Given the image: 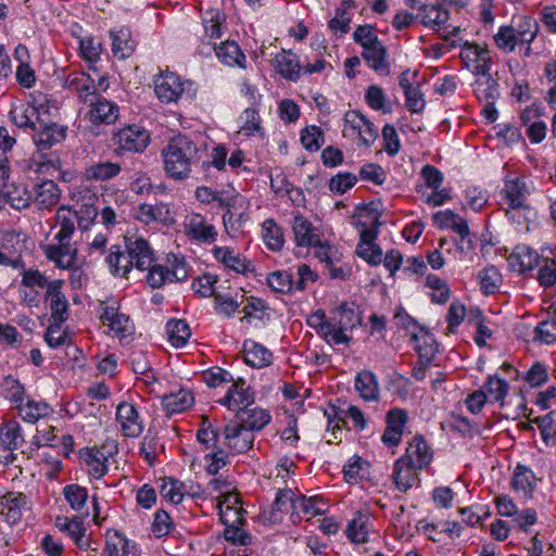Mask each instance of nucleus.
<instances>
[{"instance_id":"obj_1","label":"nucleus","mask_w":556,"mask_h":556,"mask_svg":"<svg viewBox=\"0 0 556 556\" xmlns=\"http://www.w3.org/2000/svg\"><path fill=\"white\" fill-rule=\"evenodd\" d=\"M161 155L166 175L181 181L190 176L192 165L199 162L200 150L191 138L179 134L168 140Z\"/></svg>"},{"instance_id":"obj_2","label":"nucleus","mask_w":556,"mask_h":556,"mask_svg":"<svg viewBox=\"0 0 556 556\" xmlns=\"http://www.w3.org/2000/svg\"><path fill=\"white\" fill-rule=\"evenodd\" d=\"M66 137V127L55 123L40 126L34 135V143L36 152L33 153L31 163L35 172L47 173L49 169H58L60 167V159L58 154L51 151L52 147L62 142Z\"/></svg>"},{"instance_id":"obj_3","label":"nucleus","mask_w":556,"mask_h":556,"mask_svg":"<svg viewBox=\"0 0 556 556\" xmlns=\"http://www.w3.org/2000/svg\"><path fill=\"white\" fill-rule=\"evenodd\" d=\"M506 216L518 226L535 217L534 208L528 203L530 189L519 177L507 178L502 190Z\"/></svg>"},{"instance_id":"obj_4","label":"nucleus","mask_w":556,"mask_h":556,"mask_svg":"<svg viewBox=\"0 0 556 556\" xmlns=\"http://www.w3.org/2000/svg\"><path fill=\"white\" fill-rule=\"evenodd\" d=\"M147 282L153 288L157 289L164 286L166 282H181L188 277V270L186 262L182 258L173 255L167 258V264H151L148 267Z\"/></svg>"},{"instance_id":"obj_5","label":"nucleus","mask_w":556,"mask_h":556,"mask_svg":"<svg viewBox=\"0 0 556 556\" xmlns=\"http://www.w3.org/2000/svg\"><path fill=\"white\" fill-rule=\"evenodd\" d=\"M332 314L334 331L330 340L332 344H348L351 341L348 331L361 325L358 306L354 302H342Z\"/></svg>"},{"instance_id":"obj_6","label":"nucleus","mask_w":556,"mask_h":556,"mask_svg":"<svg viewBox=\"0 0 556 556\" xmlns=\"http://www.w3.org/2000/svg\"><path fill=\"white\" fill-rule=\"evenodd\" d=\"M342 134L358 146L369 147L378 138V129L358 111H348Z\"/></svg>"},{"instance_id":"obj_7","label":"nucleus","mask_w":556,"mask_h":556,"mask_svg":"<svg viewBox=\"0 0 556 556\" xmlns=\"http://www.w3.org/2000/svg\"><path fill=\"white\" fill-rule=\"evenodd\" d=\"M0 247L13 260L16 269H24L23 256L31 252L34 242L26 232L9 229L0 231Z\"/></svg>"},{"instance_id":"obj_8","label":"nucleus","mask_w":556,"mask_h":556,"mask_svg":"<svg viewBox=\"0 0 556 556\" xmlns=\"http://www.w3.org/2000/svg\"><path fill=\"white\" fill-rule=\"evenodd\" d=\"M114 442H105L100 447H85L79 456L89 476L94 479L102 478L108 472V460L116 452Z\"/></svg>"},{"instance_id":"obj_9","label":"nucleus","mask_w":556,"mask_h":556,"mask_svg":"<svg viewBox=\"0 0 556 556\" xmlns=\"http://www.w3.org/2000/svg\"><path fill=\"white\" fill-rule=\"evenodd\" d=\"M184 231L190 240L204 244L215 242L218 236L215 226L200 213H190L185 217Z\"/></svg>"},{"instance_id":"obj_10","label":"nucleus","mask_w":556,"mask_h":556,"mask_svg":"<svg viewBox=\"0 0 556 556\" xmlns=\"http://www.w3.org/2000/svg\"><path fill=\"white\" fill-rule=\"evenodd\" d=\"M40 248L50 262L60 269H71L77 262V248L71 243V239L56 241L55 243L40 244Z\"/></svg>"},{"instance_id":"obj_11","label":"nucleus","mask_w":556,"mask_h":556,"mask_svg":"<svg viewBox=\"0 0 556 556\" xmlns=\"http://www.w3.org/2000/svg\"><path fill=\"white\" fill-rule=\"evenodd\" d=\"M101 309L100 319L115 337L125 339L132 336L135 329L132 321L129 319V316L118 311V306H115V303L102 302Z\"/></svg>"},{"instance_id":"obj_12","label":"nucleus","mask_w":556,"mask_h":556,"mask_svg":"<svg viewBox=\"0 0 556 556\" xmlns=\"http://www.w3.org/2000/svg\"><path fill=\"white\" fill-rule=\"evenodd\" d=\"M223 435L224 445L231 454H241L251 450L255 439L254 433L238 421L227 424L224 428Z\"/></svg>"},{"instance_id":"obj_13","label":"nucleus","mask_w":556,"mask_h":556,"mask_svg":"<svg viewBox=\"0 0 556 556\" xmlns=\"http://www.w3.org/2000/svg\"><path fill=\"white\" fill-rule=\"evenodd\" d=\"M459 56L473 74H486L490 70L491 54L485 46L465 41L460 47Z\"/></svg>"},{"instance_id":"obj_14","label":"nucleus","mask_w":556,"mask_h":556,"mask_svg":"<svg viewBox=\"0 0 556 556\" xmlns=\"http://www.w3.org/2000/svg\"><path fill=\"white\" fill-rule=\"evenodd\" d=\"M115 143L123 151L140 153L150 143L149 132L137 125H128L114 136Z\"/></svg>"},{"instance_id":"obj_15","label":"nucleus","mask_w":556,"mask_h":556,"mask_svg":"<svg viewBox=\"0 0 556 556\" xmlns=\"http://www.w3.org/2000/svg\"><path fill=\"white\" fill-rule=\"evenodd\" d=\"M219 402L237 415L254 403V391L243 379H238L232 382L227 394Z\"/></svg>"},{"instance_id":"obj_16","label":"nucleus","mask_w":556,"mask_h":556,"mask_svg":"<svg viewBox=\"0 0 556 556\" xmlns=\"http://www.w3.org/2000/svg\"><path fill=\"white\" fill-rule=\"evenodd\" d=\"M126 249L129 256L127 264L139 270H146L154 262V253L148 241L140 237H127Z\"/></svg>"},{"instance_id":"obj_17","label":"nucleus","mask_w":556,"mask_h":556,"mask_svg":"<svg viewBox=\"0 0 556 556\" xmlns=\"http://www.w3.org/2000/svg\"><path fill=\"white\" fill-rule=\"evenodd\" d=\"M413 324L410 340L414 342V350L418 354L420 364H431L438 352V343L434 336L422 327Z\"/></svg>"},{"instance_id":"obj_18","label":"nucleus","mask_w":556,"mask_h":556,"mask_svg":"<svg viewBox=\"0 0 556 556\" xmlns=\"http://www.w3.org/2000/svg\"><path fill=\"white\" fill-rule=\"evenodd\" d=\"M154 89L162 102H177L185 92V83L175 73H165L155 78Z\"/></svg>"},{"instance_id":"obj_19","label":"nucleus","mask_w":556,"mask_h":556,"mask_svg":"<svg viewBox=\"0 0 556 556\" xmlns=\"http://www.w3.org/2000/svg\"><path fill=\"white\" fill-rule=\"evenodd\" d=\"M80 197L77 200L78 208L73 211L77 220L78 227L81 230L89 229L90 225L93 224L99 215L97 203L99 201L98 195L90 189H84L79 192Z\"/></svg>"},{"instance_id":"obj_20","label":"nucleus","mask_w":556,"mask_h":556,"mask_svg":"<svg viewBox=\"0 0 556 556\" xmlns=\"http://www.w3.org/2000/svg\"><path fill=\"white\" fill-rule=\"evenodd\" d=\"M507 262L513 271L519 275H526L539 265L540 255L532 248L526 244H518L509 254Z\"/></svg>"},{"instance_id":"obj_21","label":"nucleus","mask_w":556,"mask_h":556,"mask_svg":"<svg viewBox=\"0 0 556 556\" xmlns=\"http://www.w3.org/2000/svg\"><path fill=\"white\" fill-rule=\"evenodd\" d=\"M90 110L86 114V118L92 125H110L115 123L119 114V108L101 97H96L89 101Z\"/></svg>"},{"instance_id":"obj_22","label":"nucleus","mask_w":556,"mask_h":556,"mask_svg":"<svg viewBox=\"0 0 556 556\" xmlns=\"http://www.w3.org/2000/svg\"><path fill=\"white\" fill-rule=\"evenodd\" d=\"M402 457L417 469L422 470L428 468L431 464L433 451L424 437L415 435L408 443L405 454Z\"/></svg>"},{"instance_id":"obj_23","label":"nucleus","mask_w":556,"mask_h":556,"mask_svg":"<svg viewBox=\"0 0 556 556\" xmlns=\"http://www.w3.org/2000/svg\"><path fill=\"white\" fill-rule=\"evenodd\" d=\"M419 469L400 457L394 462L392 470V481L400 492H407L419 483Z\"/></svg>"},{"instance_id":"obj_24","label":"nucleus","mask_w":556,"mask_h":556,"mask_svg":"<svg viewBox=\"0 0 556 556\" xmlns=\"http://www.w3.org/2000/svg\"><path fill=\"white\" fill-rule=\"evenodd\" d=\"M212 253L217 262L237 274L248 275L254 270L252 262L229 247H214Z\"/></svg>"},{"instance_id":"obj_25","label":"nucleus","mask_w":556,"mask_h":556,"mask_svg":"<svg viewBox=\"0 0 556 556\" xmlns=\"http://www.w3.org/2000/svg\"><path fill=\"white\" fill-rule=\"evenodd\" d=\"M116 420L126 437L137 438L142 433L143 425L136 407L127 402L118 404Z\"/></svg>"},{"instance_id":"obj_26","label":"nucleus","mask_w":556,"mask_h":556,"mask_svg":"<svg viewBox=\"0 0 556 556\" xmlns=\"http://www.w3.org/2000/svg\"><path fill=\"white\" fill-rule=\"evenodd\" d=\"M291 226L298 247H311L319 243L318 229L302 214L294 215Z\"/></svg>"},{"instance_id":"obj_27","label":"nucleus","mask_w":556,"mask_h":556,"mask_svg":"<svg viewBox=\"0 0 556 556\" xmlns=\"http://www.w3.org/2000/svg\"><path fill=\"white\" fill-rule=\"evenodd\" d=\"M26 504V496L22 493H8L0 497V515L9 527L21 520Z\"/></svg>"},{"instance_id":"obj_28","label":"nucleus","mask_w":556,"mask_h":556,"mask_svg":"<svg viewBox=\"0 0 556 556\" xmlns=\"http://www.w3.org/2000/svg\"><path fill=\"white\" fill-rule=\"evenodd\" d=\"M536 481L534 472L529 467L518 464L514 470L510 485L521 497L530 500L536 488Z\"/></svg>"},{"instance_id":"obj_29","label":"nucleus","mask_w":556,"mask_h":556,"mask_svg":"<svg viewBox=\"0 0 556 556\" xmlns=\"http://www.w3.org/2000/svg\"><path fill=\"white\" fill-rule=\"evenodd\" d=\"M273 65L276 72L287 80L296 81L300 78L302 65L299 56L291 51L282 50L277 53Z\"/></svg>"},{"instance_id":"obj_30","label":"nucleus","mask_w":556,"mask_h":556,"mask_svg":"<svg viewBox=\"0 0 556 556\" xmlns=\"http://www.w3.org/2000/svg\"><path fill=\"white\" fill-rule=\"evenodd\" d=\"M65 86L77 92L84 102L96 98V78L88 73L77 72L70 74L65 79Z\"/></svg>"},{"instance_id":"obj_31","label":"nucleus","mask_w":556,"mask_h":556,"mask_svg":"<svg viewBox=\"0 0 556 556\" xmlns=\"http://www.w3.org/2000/svg\"><path fill=\"white\" fill-rule=\"evenodd\" d=\"M55 526L74 540L79 548L86 549L90 547V541L86 538V529L81 517H62L58 516L55 519Z\"/></svg>"},{"instance_id":"obj_32","label":"nucleus","mask_w":556,"mask_h":556,"mask_svg":"<svg viewBox=\"0 0 556 556\" xmlns=\"http://www.w3.org/2000/svg\"><path fill=\"white\" fill-rule=\"evenodd\" d=\"M242 352L244 362L251 367L264 368L273 363V353L255 341H244Z\"/></svg>"},{"instance_id":"obj_33","label":"nucleus","mask_w":556,"mask_h":556,"mask_svg":"<svg viewBox=\"0 0 556 556\" xmlns=\"http://www.w3.org/2000/svg\"><path fill=\"white\" fill-rule=\"evenodd\" d=\"M62 288L58 286L45 294V299L50 302L51 323L64 324L70 316V304Z\"/></svg>"},{"instance_id":"obj_34","label":"nucleus","mask_w":556,"mask_h":556,"mask_svg":"<svg viewBox=\"0 0 556 556\" xmlns=\"http://www.w3.org/2000/svg\"><path fill=\"white\" fill-rule=\"evenodd\" d=\"M387 49L381 41L363 49L362 56L368 66L381 75L390 73Z\"/></svg>"},{"instance_id":"obj_35","label":"nucleus","mask_w":556,"mask_h":556,"mask_svg":"<svg viewBox=\"0 0 556 556\" xmlns=\"http://www.w3.org/2000/svg\"><path fill=\"white\" fill-rule=\"evenodd\" d=\"M22 273V286L29 288V289H45L46 293L48 294L51 289H54L58 286H64V280L62 279H54L49 280L48 277L41 273L39 269L36 268H26V265L24 266V269H21Z\"/></svg>"},{"instance_id":"obj_36","label":"nucleus","mask_w":556,"mask_h":556,"mask_svg":"<svg viewBox=\"0 0 556 556\" xmlns=\"http://www.w3.org/2000/svg\"><path fill=\"white\" fill-rule=\"evenodd\" d=\"M194 399L192 393L184 388L175 392H170L162 397V406L164 410L172 414H179L193 405Z\"/></svg>"},{"instance_id":"obj_37","label":"nucleus","mask_w":556,"mask_h":556,"mask_svg":"<svg viewBox=\"0 0 556 556\" xmlns=\"http://www.w3.org/2000/svg\"><path fill=\"white\" fill-rule=\"evenodd\" d=\"M61 191L53 180H45L34 188L35 203L41 208H51L60 201Z\"/></svg>"},{"instance_id":"obj_38","label":"nucleus","mask_w":556,"mask_h":556,"mask_svg":"<svg viewBox=\"0 0 556 556\" xmlns=\"http://www.w3.org/2000/svg\"><path fill=\"white\" fill-rule=\"evenodd\" d=\"M110 36L112 38V52L115 58L124 60L134 53L136 41L128 28L123 27L116 31H111Z\"/></svg>"},{"instance_id":"obj_39","label":"nucleus","mask_w":556,"mask_h":556,"mask_svg":"<svg viewBox=\"0 0 556 556\" xmlns=\"http://www.w3.org/2000/svg\"><path fill=\"white\" fill-rule=\"evenodd\" d=\"M238 422L244 425V428L254 431L262 430L271 419L270 414L260 407H249L236 415Z\"/></svg>"},{"instance_id":"obj_40","label":"nucleus","mask_w":556,"mask_h":556,"mask_svg":"<svg viewBox=\"0 0 556 556\" xmlns=\"http://www.w3.org/2000/svg\"><path fill=\"white\" fill-rule=\"evenodd\" d=\"M421 24L434 30H439L450 18V13L442 4H425L419 9Z\"/></svg>"},{"instance_id":"obj_41","label":"nucleus","mask_w":556,"mask_h":556,"mask_svg":"<svg viewBox=\"0 0 556 556\" xmlns=\"http://www.w3.org/2000/svg\"><path fill=\"white\" fill-rule=\"evenodd\" d=\"M215 54L226 65L244 67L245 55L233 40L220 41Z\"/></svg>"},{"instance_id":"obj_42","label":"nucleus","mask_w":556,"mask_h":556,"mask_svg":"<svg viewBox=\"0 0 556 556\" xmlns=\"http://www.w3.org/2000/svg\"><path fill=\"white\" fill-rule=\"evenodd\" d=\"M355 389L365 401L379 399V384L376 376L369 370H363L355 378Z\"/></svg>"},{"instance_id":"obj_43","label":"nucleus","mask_w":556,"mask_h":556,"mask_svg":"<svg viewBox=\"0 0 556 556\" xmlns=\"http://www.w3.org/2000/svg\"><path fill=\"white\" fill-rule=\"evenodd\" d=\"M262 238L270 251L278 252L283 248L285 236L282 228L273 219H265L262 224Z\"/></svg>"},{"instance_id":"obj_44","label":"nucleus","mask_w":556,"mask_h":556,"mask_svg":"<svg viewBox=\"0 0 556 556\" xmlns=\"http://www.w3.org/2000/svg\"><path fill=\"white\" fill-rule=\"evenodd\" d=\"M508 389V382L505 379L500 378L497 375H494L488 377L481 388V391H485L486 400L489 402L500 403V405L503 406Z\"/></svg>"},{"instance_id":"obj_45","label":"nucleus","mask_w":556,"mask_h":556,"mask_svg":"<svg viewBox=\"0 0 556 556\" xmlns=\"http://www.w3.org/2000/svg\"><path fill=\"white\" fill-rule=\"evenodd\" d=\"M134 546L117 531L108 532L104 552L106 556H134Z\"/></svg>"},{"instance_id":"obj_46","label":"nucleus","mask_w":556,"mask_h":556,"mask_svg":"<svg viewBox=\"0 0 556 556\" xmlns=\"http://www.w3.org/2000/svg\"><path fill=\"white\" fill-rule=\"evenodd\" d=\"M368 522L369 517L366 514L356 511L346 527L348 538L356 544L365 543L368 539Z\"/></svg>"},{"instance_id":"obj_47","label":"nucleus","mask_w":556,"mask_h":556,"mask_svg":"<svg viewBox=\"0 0 556 556\" xmlns=\"http://www.w3.org/2000/svg\"><path fill=\"white\" fill-rule=\"evenodd\" d=\"M478 78L475 84V93L479 101L495 102L498 98V89L496 81L486 74H476Z\"/></svg>"},{"instance_id":"obj_48","label":"nucleus","mask_w":556,"mask_h":556,"mask_svg":"<svg viewBox=\"0 0 556 556\" xmlns=\"http://www.w3.org/2000/svg\"><path fill=\"white\" fill-rule=\"evenodd\" d=\"M24 443L20 425L15 421H8L0 428V444L10 451L17 450Z\"/></svg>"},{"instance_id":"obj_49","label":"nucleus","mask_w":556,"mask_h":556,"mask_svg":"<svg viewBox=\"0 0 556 556\" xmlns=\"http://www.w3.org/2000/svg\"><path fill=\"white\" fill-rule=\"evenodd\" d=\"M17 408L20 416L30 424H35L51 413V407L47 403L30 400H27L26 403L17 404Z\"/></svg>"},{"instance_id":"obj_50","label":"nucleus","mask_w":556,"mask_h":556,"mask_svg":"<svg viewBox=\"0 0 556 556\" xmlns=\"http://www.w3.org/2000/svg\"><path fill=\"white\" fill-rule=\"evenodd\" d=\"M75 214L67 206H61L56 212V222L60 226L59 231L54 236L55 241H64L71 239L75 231L74 218Z\"/></svg>"},{"instance_id":"obj_51","label":"nucleus","mask_w":556,"mask_h":556,"mask_svg":"<svg viewBox=\"0 0 556 556\" xmlns=\"http://www.w3.org/2000/svg\"><path fill=\"white\" fill-rule=\"evenodd\" d=\"M539 28L535 18L528 15L520 16L515 27V36L519 45L531 43L538 36Z\"/></svg>"},{"instance_id":"obj_52","label":"nucleus","mask_w":556,"mask_h":556,"mask_svg":"<svg viewBox=\"0 0 556 556\" xmlns=\"http://www.w3.org/2000/svg\"><path fill=\"white\" fill-rule=\"evenodd\" d=\"M477 279L479 281L480 289L484 294L495 293L502 283V275L493 265L480 270Z\"/></svg>"},{"instance_id":"obj_53","label":"nucleus","mask_w":556,"mask_h":556,"mask_svg":"<svg viewBox=\"0 0 556 556\" xmlns=\"http://www.w3.org/2000/svg\"><path fill=\"white\" fill-rule=\"evenodd\" d=\"M204 37L208 39H219L222 37V24L225 22V15L216 9L207 10L203 17Z\"/></svg>"},{"instance_id":"obj_54","label":"nucleus","mask_w":556,"mask_h":556,"mask_svg":"<svg viewBox=\"0 0 556 556\" xmlns=\"http://www.w3.org/2000/svg\"><path fill=\"white\" fill-rule=\"evenodd\" d=\"M12 122L21 128H30L36 130L35 119L38 118V112L35 106L22 104L11 111Z\"/></svg>"},{"instance_id":"obj_55","label":"nucleus","mask_w":556,"mask_h":556,"mask_svg":"<svg viewBox=\"0 0 556 556\" xmlns=\"http://www.w3.org/2000/svg\"><path fill=\"white\" fill-rule=\"evenodd\" d=\"M121 173V165L113 162H100L86 168V177L94 180H109Z\"/></svg>"},{"instance_id":"obj_56","label":"nucleus","mask_w":556,"mask_h":556,"mask_svg":"<svg viewBox=\"0 0 556 556\" xmlns=\"http://www.w3.org/2000/svg\"><path fill=\"white\" fill-rule=\"evenodd\" d=\"M166 329L168 339L175 348L184 346L191 336L188 324L181 319L169 320L166 325Z\"/></svg>"},{"instance_id":"obj_57","label":"nucleus","mask_w":556,"mask_h":556,"mask_svg":"<svg viewBox=\"0 0 556 556\" xmlns=\"http://www.w3.org/2000/svg\"><path fill=\"white\" fill-rule=\"evenodd\" d=\"M129 261L128 254H124L119 247L113 245L110 249V253L106 257V262L110 266L111 271L121 277H126L127 274L130 271L132 265L127 264L126 262Z\"/></svg>"},{"instance_id":"obj_58","label":"nucleus","mask_w":556,"mask_h":556,"mask_svg":"<svg viewBox=\"0 0 556 556\" xmlns=\"http://www.w3.org/2000/svg\"><path fill=\"white\" fill-rule=\"evenodd\" d=\"M307 324L309 327L314 328L317 333L324 338L329 344H332V340L330 337L333 336L334 326H332V320H328L326 318V314L324 311H316L307 318Z\"/></svg>"},{"instance_id":"obj_59","label":"nucleus","mask_w":556,"mask_h":556,"mask_svg":"<svg viewBox=\"0 0 556 556\" xmlns=\"http://www.w3.org/2000/svg\"><path fill=\"white\" fill-rule=\"evenodd\" d=\"M426 286L431 290L430 296L432 302L444 304L448 301L451 291L445 280L435 275H428Z\"/></svg>"},{"instance_id":"obj_60","label":"nucleus","mask_w":556,"mask_h":556,"mask_svg":"<svg viewBox=\"0 0 556 556\" xmlns=\"http://www.w3.org/2000/svg\"><path fill=\"white\" fill-rule=\"evenodd\" d=\"M62 326L63 324L51 323L46 330L45 341L52 349L68 345L71 343L68 332Z\"/></svg>"},{"instance_id":"obj_61","label":"nucleus","mask_w":556,"mask_h":556,"mask_svg":"<svg viewBox=\"0 0 556 556\" xmlns=\"http://www.w3.org/2000/svg\"><path fill=\"white\" fill-rule=\"evenodd\" d=\"M268 287L278 293H289L294 290L292 275L288 271H274L267 277Z\"/></svg>"},{"instance_id":"obj_62","label":"nucleus","mask_w":556,"mask_h":556,"mask_svg":"<svg viewBox=\"0 0 556 556\" xmlns=\"http://www.w3.org/2000/svg\"><path fill=\"white\" fill-rule=\"evenodd\" d=\"M184 484L176 479L165 478L160 486L161 495L173 504L182 502L185 492Z\"/></svg>"},{"instance_id":"obj_63","label":"nucleus","mask_w":556,"mask_h":556,"mask_svg":"<svg viewBox=\"0 0 556 556\" xmlns=\"http://www.w3.org/2000/svg\"><path fill=\"white\" fill-rule=\"evenodd\" d=\"M301 142L311 152L319 150L325 142L323 130L315 125L305 127L301 132Z\"/></svg>"},{"instance_id":"obj_64","label":"nucleus","mask_w":556,"mask_h":556,"mask_svg":"<svg viewBox=\"0 0 556 556\" xmlns=\"http://www.w3.org/2000/svg\"><path fill=\"white\" fill-rule=\"evenodd\" d=\"M533 340L542 344H552L556 341V319H544L534 328Z\"/></svg>"}]
</instances>
